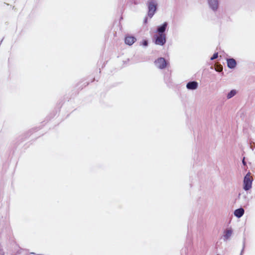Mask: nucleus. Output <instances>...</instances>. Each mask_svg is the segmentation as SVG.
<instances>
[{
  "mask_svg": "<svg viewBox=\"0 0 255 255\" xmlns=\"http://www.w3.org/2000/svg\"><path fill=\"white\" fill-rule=\"evenodd\" d=\"M253 178L251 175V173L248 172L245 176L244 180V189L245 190H248L252 187Z\"/></svg>",
  "mask_w": 255,
  "mask_h": 255,
  "instance_id": "f257e3e1",
  "label": "nucleus"
},
{
  "mask_svg": "<svg viewBox=\"0 0 255 255\" xmlns=\"http://www.w3.org/2000/svg\"><path fill=\"white\" fill-rule=\"evenodd\" d=\"M148 15L149 17H151L156 10V3L153 0H151L148 2Z\"/></svg>",
  "mask_w": 255,
  "mask_h": 255,
  "instance_id": "f03ea898",
  "label": "nucleus"
},
{
  "mask_svg": "<svg viewBox=\"0 0 255 255\" xmlns=\"http://www.w3.org/2000/svg\"><path fill=\"white\" fill-rule=\"evenodd\" d=\"M166 42L165 34L160 33L157 36L155 39V43L157 45H163Z\"/></svg>",
  "mask_w": 255,
  "mask_h": 255,
  "instance_id": "7ed1b4c3",
  "label": "nucleus"
},
{
  "mask_svg": "<svg viewBox=\"0 0 255 255\" xmlns=\"http://www.w3.org/2000/svg\"><path fill=\"white\" fill-rule=\"evenodd\" d=\"M156 66L160 69H164L167 66L166 60L163 58H159L155 62Z\"/></svg>",
  "mask_w": 255,
  "mask_h": 255,
  "instance_id": "20e7f679",
  "label": "nucleus"
},
{
  "mask_svg": "<svg viewBox=\"0 0 255 255\" xmlns=\"http://www.w3.org/2000/svg\"><path fill=\"white\" fill-rule=\"evenodd\" d=\"M210 7L213 10H216L218 8V0H208Z\"/></svg>",
  "mask_w": 255,
  "mask_h": 255,
  "instance_id": "39448f33",
  "label": "nucleus"
},
{
  "mask_svg": "<svg viewBox=\"0 0 255 255\" xmlns=\"http://www.w3.org/2000/svg\"><path fill=\"white\" fill-rule=\"evenodd\" d=\"M228 67L231 69L234 68L237 65L236 61L233 58L227 59Z\"/></svg>",
  "mask_w": 255,
  "mask_h": 255,
  "instance_id": "423d86ee",
  "label": "nucleus"
},
{
  "mask_svg": "<svg viewBox=\"0 0 255 255\" xmlns=\"http://www.w3.org/2000/svg\"><path fill=\"white\" fill-rule=\"evenodd\" d=\"M198 83L195 81L189 82L186 85L187 89L191 90L196 89Z\"/></svg>",
  "mask_w": 255,
  "mask_h": 255,
  "instance_id": "0eeeda50",
  "label": "nucleus"
},
{
  "mask_svg": "<svg viewBox=\"0 0 255 255\" xmlns=\"http://www.w3.org/2000/svg\"><path fill=\"white\" fill-rule=\"evenodd\" d=\"M244 213V210L243 208L237 209L234 212V215L238 218L241 217Z\"/></svg>",
  "mask_w": 255,
  "mask_h": 255,
  "instance_id": "6e6552de",
  "label": "nucleus"
},
{
  "mask_svg": "<svg viewBox=\"0 0 255 255\" xmlns=\"http://www.w3.org/2000/svg\"><path fill=\"white\" fill-rule=\"evenodd\" d=\"M232 230L230 229H227L224 232V238L225 240H228L232 235Z\"/></svg>",
  "mask_w": 255,
  "mask_h": 255,
  "instance_id": "1a4fd4ad",
  "label": "nucleus"
},
{
  "mask_svg": "<svg viewBox=\"0 0 255 255\" xmlns=\"http://www.w3.org/2000/svg\"><path fill=\"white\" fill-rule=\"evenodd\" d=\"M167 25V23L164 22L161 26L158 27L157 31L159 33V34L163 33L165 31Z\"/></svg>",
  "mask_w": 255,
  "mask_h": 255,
  "instance_id": "9d476101",
  "label": "nucleus"
},
{
  "mask_svg": "<svg viewBox=\"0 0 255 255\" xmlns=\"http://www.w3.org/2000/svg\"><path fill=\"white\" fill-rule=\"evenodd\" d=\"M136 41V38L133 36H128V45H132Z\"/></svg>",
  "mask_w": 255,
  "mask_h": 255,
  "instance_id": "9b49d317",
  "label": "nucleus"
},
{
  "mask_svg": "<svg viewBox=\"0 0 255 255\" xmlns=\"http://www.w3.org/2000/svg\"><path fill=\"white\" fill-rule=\"evenodd\" d=\"M236 94V91L235 90H232L227 95V98L230 99L235 96Z\"/></svg>",
  "mask_w": 255,
  "mask_h": 255,
  "instance_id": "f8f14e48",
  "label": "nucleus"
},
{
  "mask_svg": "<svg viewBox=\"0 0 255 255\" xmlns=\"http://www.w3.org/2000/svg\"><path fill=\"white\" fill-rule=\"evenodd\" d=\"M218 56V53H215L213 54V56L211 58V60H213L214 59H216Z\"/></svg>",
  "mask_w": 255,
  "mask_h": 255,
  "instance_id": "ddd939ff",
  "label": "nucleus"
},
{
  "mask_svg": "<svg viewBox=\"0 0 255 255\" xmlns=\"http://www.w3.org/2000/svg\"><path fill=\"white\" fill-rule=\"evenodd\" d=\"M147 41L146 40H144L142 42V44L144 46H147Z\"/></svg>",
  "mask_w": 255,
  "mask_h": 255,
  "instance_id": "4468645a",
  "label": "nucleus"
},
{
  "mask_svg": "<svg viewBox=\"0 0 255 255\" xmlns=\"http://www.w3.org/2000/svg\"><path fill=\"white\" fill-rule=\"evenodd\" d=\"M242 162H243V164L245 165V166H246L247 164H246V162L245 160V157L243 158V161H242Z\"/></svg>",
  "mask_w": 255,
  "mask_h": 255,
  "instance_id": "2eb2a0df",
  "label": "nucleus"
},
{
  "mask_svg": "<svg viewBox=\"0 0 255 255\" xmlns=\"http://www.w3.org/2000/svg\"><path fill=\"white\" fill-rule=\"evenodd\" d=\"M127 37H125V42H126V43H127Z\"/></svg>",
  "mask_w": 255,
  "mask_h": 255,
  "instance_id": "dca6fc26",
  "label": "nucleus"
},
{
  "mask_svg": "<svg viewBox=\"0 0 255 255\" xmlns=\"http://www.w3.org/2000/svg\"><path fill=\"white\" fill-rule=\"evenodd\" d=\"M217 70L218 71H220V68H218V69Z\"/></svg>",
  "mask_w": 255,
  "mask_h": 255,
  "instance_id": "f3484780",
  "label": "nucleus"
},
{
  "mask_svg": "<svg viewBox=\"0 0 255 255\" xmlns=\"http://www.w3.org/2000/svg\"><path fill=\"white\" fill-rule=\"evenodd\" d=\"M217 70L218 71H220V68H218V69Z\"/></svg>",
  "mask_w": 255,
  "mask_h": 255,
  "instance_id": "a211bd4d",
  "label": "nucleus"
}]
</instances>
